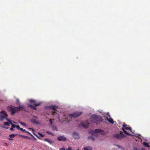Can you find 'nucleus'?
Wrapping results in <instances>:
<instances>
[{
    "instance_id": "obj_1",
    "label": "nucleus",
    "mask_w": 150,
    "mask_h": 150,
    "mask_svg": "<svg viewBox=\"0 0 150 150\" xmlns=\"http://www.w3.org/2000/svg\"><path fill=\"white\" fill-rule=\"evenodd\" d=\"M16 109L12 107L11 106H8L7 107L8 110L9 111L11 112V114L13 115L15 112L19 111L20 110H23L25 109V107L23 105H20L18 107H14Z\"/></svg>"
},
{
    "instance_id": "obj_2",
    "label": "nucleus",
    "mask_w": 150,
    "mask_h": 150,
    "mask_svg": "<svg viewBox=\"0 0 150 150\" xmlns=\"http://www.w3.org/2000/svg\"><path fill=\"white\" fill-rule=\"evenodd\" d=\"M89 133L96 137L98 136L97 133H99L102 135H105V134L104 130L100 129H96L94 131L93 130H91L89 131Z\"/></svg>"
},
{
    "instance_id": "obj_3",
    "label": "nucleus",
    "mask_w": 150,
    "mask_h": 150,
    "mask_svg": "<svg viewBox=\"0 0 150 150\" xmlns=\"http://www.w3.org/2000/svg\"><path fill=\"white\" fill-rule=\"evenodd\" d=\"M82 113V112H81L76 111L72 114H69L68 116V118L67 119V122H69L71 121V118H76L80 116Z\"/></svg>"
},
{
    "instance_id": "obj_4",
    "label": "nucleus",
    "mask_w": 150,
    "mask_h": 150,
    "mask_svg": "<svg viewBox=\"0 0 150 150\" xmlns=\"http://www.w3.org/2000/svg\"><path fill=\"white\" fill-rule=\"evenodd\" d=\"M91 122H102L103 119L100 116L93 114L91 115L90 117Z\"/></svg>"
},
{
    "instance_id": "obj_5",
    "label": "nucleus",
    "mask_w": 150,
    "mask_h": 150,
    "mask_svg": "<svg viewBox=\"0 0 150 150\" xmlns=\"http://www.w3.org/2000/svg\"><path fill=\"white\" fill-rule=\"evenodd\" d=\"M7 116V114L5 111H1L0 114V121H2L5 120L7 121V122H12L11 121L6 118Z\"/></svg>"
},
{
    "instance_id": "obj_6",
    "label": "nucleus",
    "mask_w": 150,
    "mask_h": 150,
    "mask_svg": "<svg viewBox=\"0 0 150 150\" xmlns=\"http://www.w3.org/2000/svg\"><path fill=\"white\" fill-rule=\"evenodd\" d=\"M35 101L34 100H30V102L34 103V105L29 104L28 105V108H30L31 109L36 110V107L40 105V103H35Z\"/></svg>"
},
{
    "instance_id": "obj_7",
    "label": "nucleus",
    "mask_w": 150,
    "mask_h": 150,
    "mask_svg": "<svg viewBox=\"0 0 150 150\" xmlns=\"http://www.w3.org/2000/svg\"><path fill=\"white\" fill-rule=\"evenodd\" d=\"M123 126L124 127L123 128H122V130H123L124 133L125 134L127 135H128L130 136H132V134H129L128 133L126 130H129L130 131H131V130H132L131 128L130 127H127V125L125 124H124L123 125Z\"/></svg>"
},
{
    "instance_id": "obj_8",
    "label": "nucleus",
    "mask_w": 150,
    "mask_h": 150,
    "mask_svg": "<svg viewBox=\"0 0 150 150\" xmlns=\"http://www.w3.org/2000/svg\"><path fill=\"white\" fill-rule=\"evenodd\" d=\"M122 132H120V134H117L115 135V137L118 139H121L125 137V136L124 134H122Z\"/></svg>"
},
{
    "instance_id": "obj_9",
    "label": "nucleus",
    "mask_w": 150,
    "mask_h": 150,
    "mask_svg": "<svg viewBox=\"0 0 150 150\" xmlns=\"http://www.w3.org/2000/svg\"><path fill=\"white\" fill-rule=\"evenodd\" d=\"M104 117L106 119V120L108 122H114L113 119L111 117L109 112H107L106 114L105 115Z\"/></svg>"
},
{
    "instance_id": "obj_10",
    "label": "nucleus",
    "mask_w": 150,
    "mask_h": 150,
    "mask_svg": "<svg viewBox=\"0 0 150 150\" xmlns=\"http://www.w3.org/2000/svg\"><path fill=\"white\" fill-rule=\"evenodd\" d=\"M90 125V124L88 122H81L79 125V127L86 128L88 127Z\"/></svg>"
},
{
    "instance_id": "obj_11",
    "label": "nucleus",
    "mask_w": 150,
    "mask_h": 150,
    "mask_svg": "<svg viewBox=\"0 0 150 150\" xmlns=\"http://www.w3.org/2000/svg\"><path fill=\"white\" fill-rule=\"evenodd\" d=\"M57 139L58 140L60 141H65L67 139L66 138L63 136H59L58 137Z\"/></svg>"
},
{
    "instance_id": "obj_12",
    "label": "nucleus",
    "mask_w": 150,
    "mask_h": 150,
    "mask_svg": "<svg viewBox=\"0 0 150 150\" xmlns=\"http://www.w3.org/2000/svg\"><path fill=\"white\" fill-rule=\"evenodd\" d=\"M73 137L75 139H78L79 138V134L77 132H74L72 134Z\"/></svg>"
},
{
    "instance_id": "obj_13",
    "label": "nucleus",
    "mask_w": 150,
    "mask_h": 150,
    "mask_svg": "<svg viewBox=\"0 0 150 150\" xmlns=\"http://www.w3.org/2000/svg\"><path fill=\"white\" fill-rule=\"evenodd\" d=\"M16 127L18 129L19 128V126L18 125H16L14 124H12L11 125V128L10 129V130L11 131H13V128Z\"/></svg>"
},
{
    "instance_id": "obj_14",
    "label": "nucleus",
    "mask_w": 150,
    "mask_h": 150,
    "mask_svg": "<svg viewBox=\"0 0 150 150\" xmlns=\"http://www.w3.org/2000/svg\"><path fill=\"white\" fill-rule=\"evenodd\" d=\"M57 106L55 105H52L50 106V108L52 110H54V111H57V110L56 109L57 108Z\"/></svg>"
},
{
    "instance_id": "obj_15",
    "label": "nucleus",
    "mask_w": 150,
    "mask_h": 150,
    "mask_svg": "<svg viewBox=\"0 0 150 150\" xmlns=\"http://www.w3.org/2000/svg\"><path fill=\"white\" fill-rule=\"evenodd\" d=\"M92 148L90 146H88L84 148V150H92Z\"/></svg>"
},
{
    "instance_id": "obj_16",
    "label": "nucleus",
    "mask_w": 150,
    "mask_h": 150,
    "mask_svg": "<svg viewBox=\"0 0 150 150\" xmlns=\"http://www.w3.org/2000/svg\"><path fill=\"white\" fill-rule=\"evenodd\" d=\"M29 129H31L32 131V133L36 137H37L39 139H40V137L34 132V130L32 128H29Z\"/></svg>"
},
{
    "instance_id": "obj_17",
    "label": "nucleus",
    "mask_w": 150,
    "mask_h": 150,
    "mask_svg": "<svg viewBox=\"0 0 150 150\" xmlns=\"http://www.w3.org/2000/svg\"><path fill=\"white\" fill-rule=\"evenodd\" d=\"M52 127L53 129L54 130H57V128L56 126L54 125H52Z\"/></svg>"
},
{
    "instance_id": "obj_18",
    "label": "nucleus",
    "mask_w": 150,
    "mask_h": 150,
    "mask_svg": "<svg viewBox=\"0 0 150 150\" xmlns=\"http://www.w3.org/2000/svg\"><path fill=\"white\" fill-rule=\"evenodd\" d=\"M143 144L144 145V146L146 147H149V146L148 143L144 142L143 143Z\"/></svg>"
},
{
    "instance_id": "obj_19",
    "label": "nucleus",
    "mask_w": 150,
    "mask_h": 150,
    "mask_svg": "<svg viewBox=\"0 0 150 150\" xmlns=\"http://www.w3.org/2000/svg\"><path fill=\"white\" fill-rule=\"evenodd\" d=\"M4 125L7 126H9L10 125L13 124L12 122H4Z\"/></svg>"
},
{
    "instance_id": "obj_20",
    "label": "nucleus",
    "mask_w": 150,
    "mask_h": 150,
    "mask_svg": "<svg viewBox=\"0 0 150 150\" xmlns=\"http://www.w3.org/2000/svg\"><path fill=\"white\" fill-rule=\"evenodd\" d=\"M45 140L47 142L50 144H52L53 143V141L51 140H49L47 139H45Z\"/></svg>"
},
{
    "instance_id": "obj_21",
    "label": "nucleus",
    "mask_w": 150,
    "mask_h": 150,
    "mask_svg": "<svg viewBox=\"0 0 150 150\" xmlns=\"http://www.w3.org/2000/svg\"><path fill=\"white\" fill-rule=\"evenodd\" d=\"M88 138L90 140H91L93 141L95 140V139L92 136H89L88 137Z\"/></svg>"
},
{
    "instance_id": "obj_22",
    "label": "nucleus",
    "mask_w": 150,
    "mask_h": 150,
    "mask_svg": "<svg viewBox=\"0 0 150 150\" xmlns=\"http://www.w3.org/2000/svg\"><path fill=\"white\" fill-rule=\"evenodd\" d=\"M16 135V134H12L9 135V136L10 138H13L14 137H15Z\"/></svg>"
},
{
    "instance_id": "obj_23",
    "label": "nucleus",
    "mask_w": 150,
    "mask_h": 150,
    "mask_svg": "<svg viewBox=\"0 0 150 150\" xmlns=\"http://www.w3.org/2000/svg\"><path fill=\"white\" fill-rule=\"evenodd\" d=\"M20 123L21 125H23V126H24L26 127L27 126V125L25 123V122H20Z\"/></svg>"
},
{
    "instance_id": "obj_24",
    "label": "nucleus",
    "mask_w": 150,
    "mask_h": 150,
    "mask_svg": "<svg viewBox=\"0 0 150 150\" xmlns=\"http://www.w3.org/2000/svg\"><path fill=\"white\" fill-rule=\"evenodd\" d=\"M18 129H19V130H20L21 131H23V132H27L26 131V130H25V129H23L22 128H20V127H19V128H18Z\"/></svg>"
},
{
    "instance_id": "obj_25",
    "label": "nucleus",
    "mask_w": 150,
    "mask_h": 150,
    "mask_svg": "<svg viewBox=\"0 0 150 150\" xmlns=\"http://www.w3.org/2000/svg\"><path fill=\"white\" fill-rule=\"evenodd\" d=\"M16 104L18 105H20L21 104V103L18 99L16 100Z\"/></svg>"
},
{
    "instance_id": "obj_26",
    "label": "nucleus",
    "mask_w": 150,
    "mask_h": 150,
    "mask_svg": "<svg viewBox=\"0 0 150 150\" xmlns=\"http://www.w3.org/2000/svg\"><path fill=\"white\" fill-rule=\"evenodd\" d=\"M52 115H55V114H57L56 111H52Z\"/></svg>"
},
{
    "instance_id": "obj_27",
    "label": "nucleus",
    "mask_w": 150,
    "mask_h": 150,
    "mask_svg": "<svg viewBox=\"0 0 150 150\" xmlns=\"http://www.w3.org/2000/svg\"><path fill=\"white\" fill-rule=\"evenodd\" d=\"M38 133L41 137H43L44 136V135L41 134L39 132H38Z\"/></svg>"
},
{
    "instance_id": "obj_28",
    "label": "nucleus",
    "mask_w": 150,
    "mask_h": 150,
    "mask_svg": "<svg viewBox=\"0 0 150 150\" xmlns=\"http://www.w3.org/2000/svg\"><path fill=\"white\" fill-rule=\"evenodd\" d=\"M117 146H118V147L119 148H120V149H123V150L124 149V148H123V147H122L121 146H119V145H117Z\"/></svg>"
},
{
    "instance_id": "obj_29",
    "label": "nucleus",
    "mask_w": 150,
    "mask_h": 150,
    "mask_svg": "<svg viewBox=\"0 0 150 150\" xmlns=\"http://www.w3.org/2000/svg\"><path fill=\"white\" fill-rule=\"evenodd\" d=\"M66 150H72L71 148L70 147H69Z\"/></svg>"
},
{
    "instance_id": "obj_30",
    "label": "nucleus",
    "mask_w": 150,
    "mask_h": 150,
    "mask_svg": "<svg viewBox=\"0 0 150 150\" xmlns=\"http://www.w3.org/2000/svg\"><path fill=\"white\" fill-rule=\"evenodd\" d=\"M26 132V133H28V134H30L31 137H33V136L29 132H28V131H27V132Z\"/></svg>"
},
{
    "instance_id": "obj_31",
    "label": "nucleus",
    "mask_w": 150,
    "mask_h": 150,
    "mask_svg": "<svg viewBox=\"0 0 150 150\" xmlns=\"http://www.w3.org/2000/svg\"><path fill=\"white\" fill-rule=\"evenodd\" d=\"M21 136L23 137L24 138H28V139H29V137H28L26 136H23V135H22Z\"/></svg>"
},
{
    "instance_id": "obj_32",
    "label": "nucleus",
    "mask_w": 150,
    "mask_h": 150,
    "mask_svg": "<svg viewBox=\"0 0 150 150\" xmlns=\"http://www.w3.org/2000/svg\"><path fill=\"white\" fill-rule=\"evenodd\" d=\"M1 127H3V128H6V129H8V127H5L4 126H1Z\"/></svg>"
},
{
    "instance_id": "obj_33",
    "label": "nucleus",
    "mask_w": 150,
    "mask_h": 150,
    "mask_svg": "<svg viewBox=\"0 0 150 150\" xmlns=\"http://www.w3.org/2000/svg\"><path fill=\"white\" fill-rule=\"evenodd\" d=\"M59 150H66L64 148H61Z\"/></svg>"
},
{
    "instance_id": "obj_34",
    "label": "nucleus",
    "mask_w": 150,
    "mask_h": 150,
    "mask_svg": "<svg viewBox=\"0 0 150 150\" xmlns=\"http://www.w3.org/2000/svg\"><path fill=\"white\" fill-rule=\"evenodd\" d=\"M133 150H139L138 149L136 148V147H135V148H134V149Z\"/></svg>"
},
{
    "instance_id": "obj_35",
    "label": "nucleus",
    "mask_w": 150,
    "mask_h": 150,
    "mask_svg": "<svg viewBox=\"0 0 150 150\" xmlns=\"http://www.w3.org/2000/svg\"><path fill=\"white\" fill-rule=\"evenodd\" d=\"M31 122H36L35 120H31Z\"/></svg>"
},
{
    "instance_id": "obj_36",
    "label": "nucleus",
    "mask_w": 150,
    "mask_h": 150,
    "mask_svg": "<svg viewBox=\"0 0 150 150\" xmlns=\"http://www.w3.org/2000/svg\"><path fill=\"white\" fill-rule=\"evenodd\" d=\"M47 133H48V134H51V133H50V132H49V131H47Z\"/></svg>"
},
{
    "instance_id": "obj_37",
    "label": "nucleus",
    "mask_w": 150,
    "mask_h": 150,
    "mask_svg": "<svg viewBox=\"0 0 150 150\" xmlns=\"http://www.w3.org/2000/svg\"><path fill=\"white\" fill-rule=\"evenodd\" d=\"M32 137L34 139H36L35 138V137L33 136V137Z\"/></svg>"
},
{
    "instance_id": "obj_38",
    "label": "nucleus",
    "mask_w": 150,
    "mask_h": 150,
    "mask_svg": "<svg viewBox=\"0 0 150 150\" xmlns=\"http://www.w3.org/2000/svg\"><path fill=\"white\" fill-rule=\"evenodd\" d=\"M35 123V124H39V122H34Z\"/></svg>"
},
{
    "instance_id": "obj_39",
    "label": "nucleus",
    "mask_w": 150,
    "mask_h": 150,
    "mask_svg": "<svg viewBox=\"0 0 150 150\" xmlns=\"http://www.w3.org/2000/svg\"><path fill=\"white\" fill-rule=\"evenodd\" d=\"M131 132H132V133H134V130L133 131H132V130H131Z\"/></svg>"
},
{
    "instance_id": "obj_40",
    "label": "nucleus",
    "mask_w": 150,
    "mask_h": 150,
    "mask_svg": "<svg viewBox=\"0 0 150 150\" xmlns=\"http://www.w3.org/2000/svg\"><path fill=\"white\" fill-rule=\"evenodd\" d=\"M9 140H12L13 139H11V138H9Z\"/></svg>"
},
{
    "instance_id": "obj_41",
    "label": "nucleus",
    "mask_w": 150,
    "mask_h": 150,
    "mask_svg": "<svg viewBox=\"0 0 150 150\" xmlns=\"http://www.w3.org/2000/svg\"><path fill=\"white\" fill-rule=\"evenodd\" d=\"M52 123H53V122H50V123H51V124H52Z\"/></svg>"
},
{
    "instance_id": "obj_42",
    "label": "nucleus",
    "mask_w": 150,
    "mask_h": 150,
    "mask_svg": "<svg viewBox=\"0 0 150 150\" xmlns=\"http://www.w3.org/2000/svg\"><path fill=\"white\" fill-rule=\"evenodd\" d=\"M112 124H113L114 122H111Z\"/></svg>"
},
{
    "instance_id": "obj_43",
    "label": "nucleus",
    "mask_w": 150,
    "mask_h": 150,
    "mask_svg": "<svg viewBox=\"0 0 150 150\" xmlns=\"http://www.w3.org/2000/svg\"><path fill=\"white\" fill-rule=\"evenodd\" d=\"M51 120H50V122H51L50 121H51Z\"/></svg>"
},
{
    "instance_id": "obj_44",
    "label": "nucleus",
    "mask_w": 150,
    "mask_h": 150,
    "mask_svg": "<svg viewBox=\"0 0 150 150\" xmlns=\"http://www.w3.org/2000/svg\"><path fill=\"white\" fill-rule=\"evenodd\" d=\"M14 123H16L17 122H14Z\"/></svg>"
},
{
    "instance_id": "obj_45",
    "label": "nucleus",
    "mask_w": 150,
    "mask_h": 150,
    "mask_svg": "<svg viewBox=\"0 0 150 150\" xmlns=\"http://www.w3.org/2000/svg\"><path fill=\"white\" fill-rule=\"evenodd\" d=\"M5 144H6V145H7V144L6 143Z\"/></svg>"
},
{
    "instance_id": "obj_46",
    "label": "nucleus",
    "mask_w": 150,
    "mask_h": 150,
    "mask_svg": "<svg viewBox=\"0 0 150 150\" xmlns=\"http://www.w3.org/2000/svg\"><path fill=\"white\" fill-rule=\"evenodd\" d=\"M77 150H79V149H77Z\"/></svg>"
},
{
    "instance_id": "obj_47",
    "label": "nucleus",
    "mask_w": 150,
    "mask_h": 150,
    "mask_svg": "<svg viewBox=\"0 0 150 150\" xmlns=\"http://www.w3.org/2000/svg\"><path fill=\"white\" fill-rule=\"evenodd\" d=\"M1 126V125H0V126Z\"/></svg>"
}]
</instances>
